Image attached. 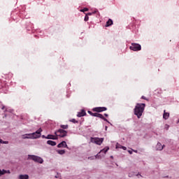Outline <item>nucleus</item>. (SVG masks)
I'll return each mask as SVG.
<instances>
[{
  "label": "nucleus",
  "mask_w": 179,
  "mask_h": 179,
  "mask_svg": "<svg viewBox=\"0 0 179 179\" xmlns=\"http://www.w3.org/2000/svg\"><path fill=\"white\" fill-rule=\"evenodd\" d=\"M146 107V104L145 103H136L134 109V115H136L137 118H141L143 112L145 111V108Z\"/></svg>",
  "instance_id": "nucleus-1"
},
{
  "label": "nucleus",
  "mask_w": 179,
  "mask_h": 179,
  "mask_svg": "<svg viewBox=\"0 0 179 179\" xmlns=\"http://www.w3.org/2000/svg\"><path fill=\"white\" fill-rule=\"evenodd\" d=\"M28 160H33L36 163H39L40 164H43V163H44L43 158L37 155H28Z\"/></svg>",
  "instance_id": "nucleus-2"
},
{
  "label": "nucleus",
  "mask_w": 179,
  "mask_h": 179,
  "mask_svg": "<svg viewBox=\"0 0 179 179\" xmlns=\"http://www.w3.org/2000/svg\"><path fill=\"white\" fill-rule=\"evenodd\" d=\"M55 135H56L57 138H58V136L59 138H65V136H67L68 135V131L62 129H59L55 132Z\"/></svg>",
  "instance_id": "nucleus-3"
},
{
  "label": "nucleus",
  "mask_w": 179,
  "mask_h": 179,
  "mask_svg": "<svg viewBox=\"0 0 179 179\" xmlns=\"http://www.w3.org/2000/svg\"><path fill=\"white\" fill-rule=\"evenodd\" d=\"M41 132H43V129L40 128L36 132L28 134V136H31V138H34V139H37V138H40L41 136Z\"/></svg>",
  "instance_id": "nucleus-4"
},
{
  "label": "nucleus",
  "mask_w": 179,
  "mask_h": 179,
  "mask_svg": "<svg viewBox=\"0 0 179 179\" xmlns=\"http://www.w3.org/2000/svg\"><path fill=\"white\" fill-rule=\"evenodd\" d=\"M90 141L92 142V143H96V145H99L100 146V145H101V143H103V142H104V138H99V137H92L90 138Z\"/></svg>",
  "instance_id": "nucleus-5"
},
{
  "label": "nucleus",
  "mask_w": 179,
  "mask_h": 179,
  "mask_svg": "<svg viewBox=\"0 0 179 179\" xmlns=\"http://www.w3.org/2000/svg\"><path fill=\"white\" fill-rule=\"evenodd\" d=\"M130 50L132 51H141L142 50V46L138 43H131L130 46Z\"/></svg>",
  "instance_id": "nucleus-6"
},
{
  "label": "nucleus",
  "mask_w": 179,
  "mask_h": 179,
  "mask_svg": "<svg viewBox=\"0 0 179 179\" xmlns=\"http://www.w3.org/2000/svg\"><path fill=\"white\" fill-rule=\"evenodd\" d=\"M94 113H103V111H107V108L106 107H96L92 108Z\"/></svg>",
  "instance_id": "nucleus-7"
},
{
  "label": "nucleus",
  "mask_w": 179,
  "mask_h": 179,
  "mask_svg": "<svg viewBox=\"0 0 179 179\" xmlns=\"http://www.w3.org/2000/svg\"><path fill=\"white\" fill-rule=\"evenodd\" d=\"M45 139H52L53 141H55L58 139V137H57V135L54 136L52 134H48L46 137Z\"/></svg>",
  "instance_id": "nucleus-8"
},
{
  "label": "nucleus",
  "mask_w": 179,
  "mask_h": 179,
  "mask_svg": "<svg viewBox=\"0 0 179 179\" xmlns=\"http://www.w3.org/2000/svg\"><path fill=\"white\" fill-rule=\"evenodd\" d=\"M86 115V111L85 110H81L80 112L78 113L77 117H85Z\"/></svg>",
  "instance_id": "nucleus-9"
},
{
  "label": "nucleus",
  "mask_w": 179,
  "mask_h": 179,
  "mask_svg": "<svg viewBox=\"0 0 179 179\" xmlns=\"http://www.w3.org/2000/svg\"><path fill=\"white\" fill-rule=\"evenodd\" d=\"M57 148H68V145H66V141H62L57 145Z\"/></svg>",
  "instance_id": "nucleus-10"
},
{
  "label": "nucleus",
  "mask_w": 179,
  "mask_h": 179,
  "mask_svg": "<svg viewBox=\"0 0 179 179\" xmlns=\"http://www.w3.org/2000/svg\"><path fill=\"white\" fill-rule=\"evenodd\" d=\"M164 148V145H162V143H158L156 145L157 150H163Z\"/></svg>",
  "instance_id": "nucleus-11"
},
{
  "label": "nucleus",
  "mask_w": 179,
  "mask_h": 179,
  "mask_svg": "<svg viewBox=\"0 0 179 179\" xmlns=\"http://www.w3.org/2000/svg\"><path fill=\"white\" fill-rule=\"evenodd\" d=\"M169 117H170V113L166 112V110H164V115H163L164 120H169Z\"/></svg>",
  "instance_id": "nucleus-12"
},
{
  "label": "nucleus",
  "mask_w": 179,
  "mask_h": 179,
  "mask_svg": "<svg viewBox=\"0 0 179 179\" xmlns=\"http://www.w3.org/2000/svg\"><path fill=\"white\" fill-rule=\"evenodd\" d=\"M98 118H101V120H103V121H106V122H108V120L103 116V115L98 113V115L96 116Z\"/></svg>",
  "instance_id": "nucleus-13"
},
{
  "label": "nucleus",
  "mask_w": 179,
  "mask_h": 179,
  "mask_svg": "<svg viewBox=\"0 0 179 179\" xmlns=\"http://www.w3.org/2000/svg\"><path fill=\"white\" fill-rule=\"evenodd\" d=\"M48 145H50V146H55L57 145V143L55 141H52L51 140H49L47 141Z\"/></svg>",
  "instance_id": "nucleus-14"
},
{
  "label": "nucleus",
  "mask_w": 179,
  "mask_h": 179,
  "mask_svg": "<svg viewBox=\"0 0 179 179\" xmlns=\"http://www.w3.org/2000/svg\"><path fill=\"white\" fill-rule=\"evenodd\" d=\"M113 25V20L109 19L106 24V27H110V26Z\"/></svg>",
  "instance_id": "nucleus-15"
},
{
  "label": "nucleus",
  "mask_w": 179,
  "mask_h": 179,
  "mask_svg": "<svg viewBox=\"0 0 179 179\" xmlns=\"http://www.w3.org/2000/svg\"><path fill=\"white\" fill-rule=\"evenodd\" d=\"M109 150H110V148L106 147L100 151V153H104L106 155Z\"/></svg>",
  "instance_id": "nucleus-16"
},
{
  "label": "nucleus",
  "mask_w": 179,
  "mask_h": 179,
  "mask_svg": "<svg viewBox=\"0 0 179 179\" xmlns=\"http://www.w3.org/2000/svg\"><path fill=\"white\" fill-rule=\"evenodd\" d=\"M20 179H29V175H20Z\"/></svg>",
  "instance_id": "nucleus-17"
},
{
  "label": "nucleus",
  "mask_w": 179,
  "mask_h": 179,
  "mask_svg": "<svg viewBox=\"0 0 179 179\" xmlns=\"http://www.w3.org/2000/svg\"><path fill=\"white\" fill-rule=\"evenodd\" d=\"M6 173H8V171H6V170H5V169L1 170L0 169V177H1V176H3V174H6Z\"/></svg>",
  "instance_id": "nucleus-18"
},
{
  "label": "nucleus",
  "mask_w": 179,
  "mask_h": 179,
  "mask_svg": "<svg viewBox=\"0 0 179 179\" xmlns=\"http://www.w3.org/2000/svg\"><path fill=\"white\" fill-rule=\"evenodd\" d=\"M22 139H29V138H31V136L29 137V134H25L22 136Z\"/></svg>",
  "instance_id": "nucleus-19"
},
{
  "label": "nucleus",
  "mask_w": 179,
  "mask_h": 179,
  "mask_svg": "<svg viewBox=\"0 0 179 179\" xmlns=\"http://www.w3.org/2000/svg\"><path fill=\"white\" fill-rule=\"evenodd\" d=\"M57 152L59 153V155H65V150H57Z\"/></svg>",
  "instance_id": "nucleus-20"
},
{
  "label": "nucleus",
  "mask_w": 179,
  "mask_h": 179,
  "mask_svg": "<svg viewBox=\"0 0 179 179\" xmlns=\"http://www.w3.org/2000/svg\"><path fill=\"white\" fill-rule=\"evenodd\" d=\"M60 127L62 128V129H68V124L66 125H61Z\"/></svg>",
  "instance_id": "nucleus-21"
},
{
  "label": "nucleus",
  "mask_w": 179,
  "mask_h": 179,
  "mask_svg": "<svg viewBox=\"0 0 179 179\" xmlns=\"http://www.w3.org/2000/svg\"><path fill=\"white\" fill-rule=\"evenodd\" d=\"M71 122H73V124H78V120H75V119H72L71 120H70Z\"/></svg>",
  "instance_id": "nucleus-22"
},
{
  "label": "nucleus",
  "mask_w": 179,
  "mask_h": 179,
  "mask_svg": "<svg viewBox=\"0 0 179 179\" xmlns=\"http://www.w3.org/2000/svg\"><path fill=\"white\" fill-rule=\"evenodd\" d=\"M84 20H85V22H87V20H89V15H86Z\"/></svg>",
  "instance_id": "nucleus-23"
},
{
  "label": "nucleus",
  "mask_w": 179,
  "mask_h": 179,
  "mask_svg": "<svg viewBox=\"0 0 179 179\" xmlns=\"http://www.w3.org/2000/svg\"><path fill=\"white\" fill-rule=\"evenodd\" d=\"M87 10H89V8H84L83 10H81V12H87Z\"/></svg>",
  "instance_id": "nucleus-24"
},
{
  "label": "nucleus",
  "mask_w": 179,
  "mask_h": 179,
  "mask_svg": "<svg viewBox=\"0 0 179 179\" xmlns=\"http://www.w3.org/2000/svg\"><path fill=\"white\" fill-rule=\"evenodd\" d=\"M88 114H90V115H92V117H93V112L88 110L87 111Z\"/></svg>",
  "instance_id": "nucleus-25"
},
{
  "label": "nucleus",
  "mask_w": 179,
  "mask_h": 179,
  "mask_svg": "<svg viewBox=\"0 0 179 179\" xmlns=\"http://www.w3.org/2000/svg\"><path fill=\"white\" fill-rule=\"evenodd\" d=\"M98 115H99V113H93L92 117H97Z\"/></svg>",
  "instance_id": "nucleus-26"
},
{
  "label": "nucleus",
  "mask_w": 179,
  "mask_h": 179,
  "mask_svg": "<svg viewBox=\"0 0 179 179\" xmlns=\"http://www.w3.org/2000/svg\"><path fill=\"white\" fill-rule=\"evenodd\" d=\"M141 99H142L143 100H147V101H148V99H146V96H141Z\"/></svg>",
  "instance_id": "nucleus-27"
},
{
  "label": "nucleus",
  "mask_w": 179,
  "mask_h": 179,
  "mask_svg": "<svg viewBox=\"0 0 179 179\" xmlns=\"http://www.w3.org/2000/svg\"><path fill=\"white\" fill-rule=\"evenodd\" d=\"M123 150H127V147L122 146Z\"/></svg>",
  "instance_id": "nucleus-28"
},
{
  "label": "nucleus",
  "mask_w": 179,
  "mask_h": 179,
  "mask_svg": "<svg viewBox=\"0 0 179 179\" xmlns=\"http://www.w3.org/2000/svg\"><path fill=\"white\" fill-rule=\"evenodd\" d=\"M87 15V16H92V13H88Z\"/></svg>",
  "instance_id": "nucleus-29"
},
{
  "label": "nucleus",
  "mask_w": 179,
  "mask_h": 179,
  "mask_svg": "<svg viewBox=\"0 0 179 179\" xmlns=\"http://www.w3.org/2000/svg\"><path fill=\"white\" fill-rule=\"evenodd\" d=\"M3 143L7 145V143H9V142H8V141H3Z\"/></svg>",
  "instance_id": "nucleus-30"
},
{
  "label": "nucleus",
  "mask_w": 179,
  "mask_h": 179,
  "mask_svg": "<svg viewBox=\"0 0 179 179\" xmlns=\"http://www.w3.org/2000/svg\"><path fill=\"white\" fill-rule=\"evenodd\" d=\"M129 155H132V151L129 150Z\"/></svg>",
  "instance_id": "nucleus-31"
},
{
  "label": "nucleus",
  "mask_w": 179,
  "mask_h": 179,
  "mask_svg": "<svg viewBox=\"0 0 179 179\" xmlns=\"http://www.w3.org/2000/svg\"><path fill=\"white\" fill-rule=\"evenodd\" d=\"M0 143H3V141H2V139H0Z\"/></svg>",
  "instance_id": "nucleus-32"
},
{
  "label": "nucleus",
  "mask_w": 179,
  "mask_h": 179,
  "mask_svg": "<svg viewBox=\"0 0 179 179\" xmlns=\"http://www.w3.org/2000/svg\"><path fill=\"white\" fill-rule=\"evenodd\" d=\"M133 152H134L135 153H138V150H134Z\"/></svg>",
  "instance_id": "nucleus-33"
},
{
  "label": "nucleus",
  "mask_w": 179,
  "mask_h": 179,
  "mask_svg": "<svg viewBox=\"0 0 179 179\" xmlns=\"http://www.w3.org/2000/svg\"><path fill=\"white\" fill-rule=\"evenodd\" d=\"M104 115L105 117H108V114L105 113Z\"/></svg>",
  "instance_id": "nucleus-34"
},
{
  "label": "nucleus",
  "mask_w": 179,
  "mask_h": 179,
  "mask_svg": "<svg viewBox=\"0 0 179 179\" xmlns=\"http://www.w3.org/2000/svg\"><path fill=\"white\" fill-rule=\"evenodd\" d=\"M8 174H10V171H6Z\"/></svg>",
  "instance_id": "nucleus-35"
},
{
  "label": "nucleus",
  "mask_w": 179,
  "mask_h": 179,
  "mask_svg": "<svg viewBox=\"0 0 179 179\" xmlns=\"http://www.w3.org/2000/svg\"><path fill=\"white\" fill-rule=\"evenodd\" d=\"M42 138H46V137H45V136L43 135V136H42Z\"/></svg>",
  "instance_id": "nucleus-36"
},
{
  "label": "nucleus",
  "mask_w": 179,
  "mask_h": 179,
  "mask_svg": "<svg viewBox=\"0 0 179 179\" xmlns=\"http://www.w3.org/2000/svg\"><path fill=\"white\" fill-rule=\"evenodd\" d=\"M166 128V129H169V127H165Z\"/></svg>",
  "instance_id": "nucleus-37"
},
{
  "label": "nucleus",
  "mask_w": 179,
  "mask_h": 179,
  "mask_svg": "<svg viewBox=\"0 0 179 179\" xmlns=\"http://www.w3.org/2000/svg\"><path fill=\"white\" fill-rule=\"evenodd\" d=\"M138 176H140V177H142V175H141V174H139V173H138Z\"/></svg>",
  "instance_id": "nucleus-38"
},
{
  "label": "nucleus",
  "mask_w": 179,
  "mask_h": 179,
  "mask_svg": "<svg viewBox=\"0 0 179 179\" xmlns=\"http://www.w3.org/2000/svg\"><path fill=\"white\" fill-rule=\"evenodd\" d=\"M138 176H140V177H142V175H141V174H139V173H138Z\"/></svg>",
  "instance_id": "nucleus-39"
},
{
  "label": "nucleus",
  "mask_w": 179,
  "mask_h": 179,
  "mask_svg": "<svg viewBox=\"0 0 179 179\" xmlns=\"http://www.w3.org/2000/svg\"><path fill=\"white\" fill-rule=\"evenodd\" d=\"M3 108H4L3 107V108H2V110H3Z\"/></svg>",
  "instance_id": "nucleus-40"
},
{
  "label": "nucleus",
  "mask_w": 179,
  "mask_h": 179,
  "mask_svg": "<svg viewBox=\"0 0 179 179\" xmlns=\"http://www.w3.org/2000/svg\"><path fill=\"white\" fill-rule=\"evenodd\" d=\"M96 156H99V154H97Z\"/></svg>",
  "instance_id": "nucleus-41"
},
{
  "label": "nucleus",
  "mask_w": 179,
  "mask_h": 179,
  "mask_svg": "<svg viewBox=\"0 0 179 179\" xmlns=\"http://www.w3.org/2000/svg\"><path fill=\"white\" fill-rule=\"evenodd\" d=\"M106 129L107 130V127H106Z\"/></svg>",
  "instance_id": "nucleus-42"
}]
</instances>
